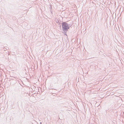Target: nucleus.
I'll return each instance as SVG.
<instances>
[{
	"label": "nucleus",
	"mask_w": 124,
	"mask_h": 124,
	"mask_svg": "<svg viewBox=\"0 0 124 124\" xmlns=\"http://www.w3.org/2000/svg\"><path fill=\"white\" fill-rule=\"evenodd\" d=\"M64 34H65V35H67V34H66V33H65L64 32Z\"/></svg>",
	"instance_id": "4"
},
{
	"label": "nucleus",
	"mask_w": 124,
	"mask_h": 124,
	"mask_svg": "<svg viewBox=\"0 0 124 124\" xmlns=\"http://www.w3.org/2000/svg\"><path fill=\"white\" fill-rule=\"evenodd\" d=\"M62 24L63 31L66 34V32L68 30V29H70V27L68 23L66 22H63Z\"/></svg>",
	"instance_id": "1"
},
{
	"label": "nucleus",
	"mask_w": 124,
	"mask_h": 124,
	"mask_svg": "<svg viewBox=\"0 0 124 124\" xmlns=\"http://www.w3.org/2000/svg\"><path fill=\"white\" fill-rule=\"evenodd\" d=\"M57 23H58V24L60 25V27H61V23H60L59 22L58 20V22H57Z\"/></svg>",
	"instance_id": "2"
},
{
	"label": "nucleus",
	"mask_w": 124,
	"mask_h": 124,
	"mask_svg": "<svg viewBox=\"0 0 124 124\" xmlns=\"http://www.w3.org/2000/svg\"><path fill=\"white\" fill-rule=\"evenodd\" d=\"M42 122H40V124H42Z\"/></svg>",
	"instance_id": "3"
}]
</instances>
